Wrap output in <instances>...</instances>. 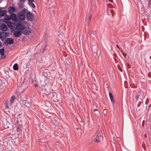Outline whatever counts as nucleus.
I'll list each match as a JSON object with an SVG mask.
<instances>
[{"label":"nucleus","mask_w":151,"mask_h":151,"mask_svg":"<svg viewBox=\"0 0 151 151\" xmlns=\"http://www.w3.org/2000/svg\"><path fill=\"white\" fill-rule=\"evenodd\" d=\"M4 85V83L1 80H0V89H2Z\"/></svg>","instance_id":"aec40b11"},{"label":"nucleus","mask_w":151,"mask_h":151,"mask_svg":"<svg viewBox=\"0 0 151 151\" xmlns=\"http://www.w3.org/2000/svg\"><path fill=\"white\" fill-rule=\"evenodd\" d=\"M10 20L11 19H12L14 21H16L17 19V17L15 14H12L10 15Z\"/></svg>","instance_id":"f8f14e48"},{"label":"nucleus","mask_w":151,"mask_h":151,"mask_svg":"<svg viewBox=\"0 0 151 151\" xmlns=\"http://www.w3.org/2000/svg\"><path fill=\"white\" fill-rule=\"evenodd\" d=\"M15 11V8L11 6L9 8V12L13 13Z\"/></svg>","instance_id":"f3484780"},{"label":"nucleus","mask_w":151,"mask_h":151,"mask_svg":"<svg viewBox=\"0 0 151 151\" xmlns=\"http://www.w3.org/2000/svg\"><path fill=\"white\" fill-rule=\"evenodd\" d=\"M129 106H131V104H129Z\"/></svg>","instance_id":"49530a36"},{"label":"nucleus","mask_w":151,"mask_h":151,"mask_svg":"<svg viewBox=\"0 0 151 151\" xmlns=\"http://www.w3.org/2000/svg\"><path fill=\"white\" fill-rule=\"evenodd\" d=\"M20 1H21L24 2L25 1V0H20Z\"/></svg>","instance_id":"4c0bfd02"},{"label":"nucleus","mask_w":151,"mask_h":151,"mask_svg":"<svg viewBox=\"0 0 151 151\" xmlns=\"http://www.w3.org/2000/svg\"><path fill=\"white\" fill-rule=\"evenodd\" d=\"M9 20H10V16L9 17L8 16H6L4 19V22H5L6 21H8Z\"/></svg>","instance_id":"4be33fe9"},{"label":"nucleus","mask_w":151,"mask_h":151,"mask_svg":"<svg viewBox=\"0 0 151 151\" xmlns=\"http://www.w3.org/2000/svg\"><path fill=\"white\" fill-rule=\"evenodd\" d=\"M29 2H34V0H28Z\"/></svg>","instance_id":"473e14b6"},{"label":"nucleus","mask_w":151,"mask_h":151,"mask_svg":"<svg viewBox=\"0 0 151 151\" xmlns=\"http://www.w3.org/2000/svg\"><path fill=\"white\" fill-rule=\"evenodd\" d=\"M135 99L136 100L135 101H137L139 99V96L138 95H137V96H136Z\"/></svg>","instance_id":"c756f323"},{"label":"nucleus","mask_w":151,"mask_h":151,"mask_svg":"<svg viewBox=\"0 0 151 151\" xmlns=\"http://www.w3.org/2000/svg\"><path fill=\"white\" fill-rule=\"evenodd\" d=\"M118 68L119 69V70L121 72H122V70L121 67H120L119 65H117Z\"/></svg>","instance_id":"bb28decb"},{"label":"nucleus","mask_w":151,"mask_h":151,"mask_svg":"<svg viewBox=\"0 0 151 151\" xmlns=\"http://www.w3.org/2000/svg\"><path fill=\"white\" fill-rule=\"evenodd\" d=\"M46 73H44V76H46V75H46Z\"/></svg>","instance_id":"ea45409f"},{"label":"nucleus","mask_w":151,"mask_h":151,"mask_svg":"<svg viewBox=\"0 0 151 151\" xmlns=\"http://www.w3.org/2000/svg\"><path fill=\"white\" fill-rule=\"evenodd\" d=\"M6 14V11L5 10L1 11L0 12V17L4 16Z\"/></svg>","instance_id":"a211bd4d"},{"label":"nucleus","mask_w":151,"mask_h":151,"mask_svg":"<svg viewBox=\"0 0 151 151\" xmlns=\"http://www.w3.org/2000/svg\"><path fill=\"white\" fill-rule=\"evenodd\" d=\"M31 30L29 27H27L24 28L22 32V34L25 35H29L31 32Z\"/></svg>","instance_id":"20e7f679"},{"label":"nucleus","mask_w":151,"mask_h":151,"mask_svg":"<svg viewBox=\"0 0 151 151\" xmlns=\"http://www.w3.org/2000/svg\"><path fill=\"white\" fill-rule=\"evenodd\" d=\"M22 33V32L17 30L14 32L13 35L15 37H19L21 35Z\"/></svg>","instance_id":"6e6552de"},{"label":"nucleus","mask_w":151,"mask_h":151,"mask_svg":"<svg viewBox=\"0 0 151 151\" xmlns=\"http://www.w3.org/2000/svg\"><path fill=\"white\" fill-rule=\"evenodd\" d=\"M24 105L26 106V107L29 108H31V105L28 101H26Z\"/></svg>","instance_id":"412c9836"},{"label":"nucleus","mask_w":151,"mask_h":151,"mask_svg":"<svg viewBox=\"0 0 151 151\" xmlns=\"http://www.w3.org/2000/svg\"><path fill=\"white\" fill-rule=\"evenodd\" d=\"M25 27L23 24L21 22H18L16 26V29L17 30H23L24 29Z\"/></svg>","instance_id":"7ed1b4c3"},{"label":"nucleus","mask_w":151,"mask_h":151,"mask_svg":"<svg viewBox=\"0 0 151 151\" xmlns=\"http://www.w3.org/2000/svg\"><path fill=\"white\" fill-rule=\"evenodd\" d=\"M50 90L49 89L46 88L45 90L44 91V93L47 95H48L50 94Z\"/></svg>","instance_id":"dca6fc26"},{"label":"nucleus","mask_w":151,"mask_h":151,"mask_svg":"<svg viewBox=\"0 0 151 151\" xmlns=\"http://www.w3.org/2000/svg\"><path fill=\"white\" fill-rule=\"evenodd\" d=\"M0 53L1 56V59H3L5 58L6 56L4 54V49L3 48L0 49Z\"/></svg>","instance_id":"9d476101"},{"label":"nucleus","mask_w":151,"mask_h":151,"mask_svg":"<svg viewBox=\"0 0 151 151\" xmlns=\"http://www.w3.org/2000/svg\"><path fill=\"white\" fill-rule=\"evenodd\" d=\"M5 42L6 44L10 45L14 43V40L12 38H8L6 39Z\"/></svg>","instance_id":"0eeeda50"},{"label":"nucleus","mask_w":151,"mask_h":151,"mask_svg":"<svg viewBox=\"0 0 151 151\" xmlns=\"http://www.w3.org/2000/svg\"><path fill=\"white\" fill-rule=\"evenodd\" d=\"M129 99H127V101H129Z\"/></svg>","instance_id":"09e8293b"},{"label":"nucleus","mask_w":151,"mask_h":151,"mask_svg":"<svg viewBox=\"0 0 151 151\" xmlns=\"http://www.w3.org/2000/svg\"><path fill=\"white\" fill-rule=\"evenodd\" d=\"M7 33L6 32H1L0 33V38L1 40L6 36Z\"/></svg>","instance_id":"9b49d317"},{"label":"nucleus","mask_w":151,"mask_h":151,"mask_svg":"<svg viewBox=\"0 0 151 151\" xmlns=\"http://www.w3.org/2000/svg\"><path fill=\"white\" fill-rule=\"evenodd\" d=\"M109 1H111V2H112L113 1L112 0H109Z\"/></svg>","instance_id":"37998d69"},{"label":"nucleus","mask_w":151,"mask_h":151,"mask_svg":"<svg viewBox=\"0 0 151 151\" xmlns=\"http://www.w3.org/2000/svg\"><path fill=\"white\" fill-rule=\"evenodd\" d=\"M26 16L28 20L30 21H32L34 17L33 13L29 12H27Z\"/></svg>","instance_id":"39448f33"},{"label":"nucleus","mask_w":151,"mask_h":151,"mask_svg":"<svg viewBox=\"0 0 151 151\" xmlns=\"http://www.w3.org/2000/svg\"><path fill=\"white\" fill-rule=\"evenodd\" d=\"M1 20H0V22L1 21Z\"/></svg>","instance_id":"8fccbe9b"},{"label":"nucleus","mask_w":151,"mask_h":151,"mask_svg":"<svg viewBox=\"0 0 151 151\" xmlns=\"http://www.w3.org/2000/svg\"><path fill=\"white\" fill-rule=\"evenodd\" d=\"M105 109H104V111H105Z\"/></svg>","instance_id":"3c124183"},{"label":"nucleus","mask_w":151,"mask_h":151,"mask_svg":"<svg viewBox=\"0 0 151 151\" xmlns=\"http://www.w3.org/2000/svg\"><path fill=\"white\" fill-rule=\"evenodd\" d=\"M121 54L122 55L124 56V58H125L126 56V53H124L123 52L121 51Z\"/></svg>","instance_id":"a878e982"},{"label":"nucleus","mask_w":151,"mask_h":151,"mask_svg":"<svg viewBox=\"0 0 151 151\" xmlns=\"http://www.w3.org/2000/svg\"><path fill=\"white\" fill-rule=\"evenodd\" d=\"M14 123L16 126L14 128L13 132L15 134H20L22 132V121L18 119H15Z\"/></svg>","instance_id":"f257e3e1"},{"label":"nucleus","mask_w":151,"mask_h":151,"mask_svg":"<svg viewBox=\"0 0 151 151\" xmlns=\"http://www.w3.org/2000/svg\"><path fill=\"white\" fill-rule=\"evenodd\" d=\"M4 22L7 24L8 27L12 29L13 28V25L14 24V23L11 22L10 21V20L6 21Z\"/></svg>","instance_id":"1a4fd4ad"},{"label":"nucleus","mask_w":151,"mask_h":151,"mask_svg":"<svg viewBox=\"0 0 151 151\" xmlns=\"http://www.w3.org/2000/svg\"><path fill=\"white\" fill-rule=\"evenodd\" d=\"M94 112L96 111H98V110L97 109H94Z\"/></svg>","instance_id":"c9c22d12"},{"label":"nucleus","mask_w":151,"mask_h":151,"mask_svg":"<svg viewBox=\"0 0 151 151\" xmlns=\"http://www.w3.org/2000/svg\"><path fill=\"white\" fill-rule=\"evenodd\" d=\"M109 94L110 98L111 101V102L112 103L113 105L114 104L115 101L113 95L112 93L111 92H109Z\"/></svg>","instance_id":"ddd939ff"},{"label":"nucleus","mask_w":151,"mask_h":151,"mask_svg":"<svg viewBox=\"0 0 151 151\" xmlns=\"http://www.w3.org/2000/svg\"><path fill=\"white\" fill-rule=\"evenodd\" d=\"M110 10L111 12V13L112 14H113V9H109V10Z\"/></svg>","instance_id":"72a5a7b5"},{"label":"nucleus","mask_w":151,"mask_h":151,"mask_svg":"<svg viewBox=\"0 0 151 151\" xmlns=\"http://www.w3.org/2000/svg\"><path fill=\"white\" fill-rule=\"evenodd\" d=\"M35 87H38V85L37 84H35Z\"/></svg>","instance_id":"f704fd0d"},{"label":"nucleus","mask_w":151,"mask_h":151,"mask_svg":"<svg viewBox=\"0 0 151 151\" xmlns=\"http://www.w3.org/2000/svg\"><path fill=\"white\" fill-rule=\"evenodd\" d=\"M9 101H6L5 103V106L6 108H9Z\"/></svg>","instance_id":"b1692460"},{"label":"nucleus","mask_w":151,"mask_h":151,"mask_svg":"<svg viewBox=\"0 0 151 151\" xmlns=\"http://www.w3.org/2000/svg\"><path fill=\"white\" fill-rule=\"evenodd\" d=\"M101 134L99 132H97L93 135L92 140L93 141L96 143L99 142H100V138L101 137Z\"/></svg>","instance_id":"f03ea898"},{"label":"nucleus","mask_w":151,"mask_h":151,"mask_svg":"<svg viewBox=\"0 0 151 151\" xmlns=\"http://www.w3.org/2000/svg\"><path fill=\"white\" fill-rule=\"evenodd\" d=\"M19 18L21 20H23L25 19V16L24 13L22 12H19L18 14Z\"/></svg>","instance_id":"423d86ee"},{"label":"nucleus","mask_w":151,"mask_h":151,"mask_svg":"<svg viewBox=\"0 0 151 151\" xmlns=\"http://www.w3.org/2000/svg\"><path fill=\"white\" fill-rule=\"evenodd\" d=\"M116 47L117 48H119V46L117 45H116Z\"/></svg>","instance_id":"c03bdc74"},{"label":"nucleus","mask_w":151,"mask_h":151,"mask_svg":"<svg viewBox=\"0 0 151 151\" xmlns=\"http://www.w3.org/2000/svg\"><path fill=\"white\" fill-rule=\"evenodd\" d=\"M46 45H45V47H44V49H43V52H44V50H45V47H46Z\"/></svg>","instance_id":"a19ab883"},{"label":"nucleus","mask_w":151,"mask_h":151,"mask_svg":"<svg viewBox=\"0 0 151 151\" xmlns=\"http://www.w3.org/2000/svg\"><path fill=\"white\" fill-rule=\"evenodd\" d=\"M15 98V96H13L11 98L9 103V104L10 106L11 105L12 103L13 102Z\"/></svg>","instance_id":"2eb2a0df"},{"label":"nucleus","mask_w":151,"mask_h":151,"mask_svg":"<svg viewBox=\"0 0 151 151\" xmlns=\"http://www.w3.org/2000/svg\"><path fill=\"white\" fill-rule=\"evenodd\" d=\"M127 67L128 68H130V65L129 63L127 64Z\"/></svg>","instance_id":"2f4dec72"},{"label":"nucleus","mask_w":151,"mask_h":151,"mask_svg":"<svg viewBox=\"0 0 151 151\" xmlns=\"http://www.w3.org/2000/svg\"><path fill=\"white\" fill-rule=\"evenodd\" d=\"M13 68L14 70H17L18 69V66L17 63H15L13 66Z\"/></svg>","instance_id":"6ab92c4d"},{"label":"nucleus","mask_w":151,"mask_h":151,"mask_svg":"<svg viewBox=\"0 0 151 151\" xmlns=\"http://www.w3.org/2000/svg\"><path fill=\"white\" fill-rule=\"evenodd\" d=\"M60 143L58 142H56L55 143V144L56 145L59 146L60 145Z\"/></svg>","instance_id":"7c9ffc66"},{"label":"nucleus","mask_w":151,"mask_h":151,"mask_svg":"<svg viewBox=\"0 0 151 151\" xmlns=\"http://www.w3.org/2000/svg\"><path fill=\"white\" fill-rule=\"evenodd\" d=\"M130 111L131 112H132V109L131 108V107L130 106Z\"/></svg>","instance_id":"79ce46f5"},{"label":"nucleus","mask_w":151,"mask_h":151,"mask_svg":"<svg viewBox=\"0 0 151 151\" xmlns=\"http://www.w3.org/2000/svg\"><path fill=\"white\" fill-rule=\"evenodd\" d=\"M33 2H29V5L31 6L33 8H35V6L34 3H33Z\"/></svg>","instance_id":"5701e85b"},{"label":"nucleus","mask_w":151,"mask_h":151,"mask_svg":"<svg viewBox=\"0 0 151 151\" xmlns=\"http://www.w3.org/2000/svg\"><path fill=\"white\" fill-rule=\"evenodd\" d=\"M91 35H93L94 36H96V31H92L91 32Z\"/></svg>","instance_id":"393cba45"},{"label":"nucleus","mask_w":151,"mask_h":151,"mask_svg":"<svg viewBox=\"0 0 151 151\" xmlns=\"http://www.w3.org/2000/svg\"><path fill=\"white\" fill-rule=\"evenodd\" d=\"M0 27L1 29L3 31H6L7 29L6 26L4 24H1V25Z\"/></svg>","instance_id":"4468645a"},{"label":"nucleus","mask_w":151,"mask_h":151,"mask_svg":"<svg viewBox=\"0 0 151 151\" xmlns=\"http://www.w3.org/2000/svg\"><path fill=\"white\" fill-rule=\"evenodd\" d=\"M91 17H92V16L91 15H90L89 16V20H88V22H89L91 20Z\"/></svg>","instance_id":"cd10ccee"},{"label":"nucleus","mask_w":151,"mask_h":151,"mask_svg":"<svg viewBox=\"0 0 151 151\" xmlns=\"http://www.w3.org/2000/svg\"><path fill=\"white\" fill-rule=\"evenodd\" d=\"M1 45H2V43H1V41H0V48L1 47Z\"/></svg>","instance_id":"58836bf2"},{"label":"nucleus","mask_w":151,"mask_h":151,"mask_svg":"<svg viewBox=\"0 0 151 151\" xmlns=\"http://www.w3.org/2000/svg\"><path fill=\"white\" fill-rule=\"evenodd\" d=\"M131 89H129H129H128V91H127V93H128V94H129V95L131 94Z\"/></svg>","instance_id":"c85d7f7f"},{"label":"nucleus","mask_w":151,"mask_h":151,"mask_svg":"<svg viewBox=\"0 0 151 151\" xmlns=\"http://www.w3.org/2000/svg\"><path fill=\"white\" fill-rule=\"evenodd\" d=\"M1 11H2V10H1V9L0 8V12Z\"/></svg>","instance_id":"a18cd8bd"},{"label":"nucleus","mask_w":151,"mask_h":151,"mask_svg":"<svg viewBox=\"0 0 151 151\" xmlns=\"http://www.w3.org/2000/svg\"><path fill=\"white\" fill-rule=\"evenodd\" d=\"M58 124V123L57 122V121H55V124L57 125Z\"/></svg>","instance_id":"e433bc0d"},{"label":"nucleus","mask_w":151,"mask_h":151,"mask_svg":"<svg viewBox=\"0 0 151 151\" xmlns=\"http://www.w3.org/2000/svg\"><path fill=\"white\" fill-rule=\"evenodd\" d=\"M151 106V104H150V107Z\"/></svg>","instance_id":"de8ad7c7"}]
</instances>
